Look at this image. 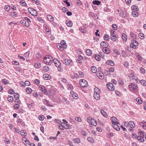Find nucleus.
I'll use <instances>...</instances> for the list:
<instances>
[{"instance_id":"nucleus-28","label":"nucleus","mask_w":146,"mask_h":146,"mask_svg":"<svg viewBox=\"0 0 146 146\" xmlns=\"http://www.w3.org/2000/svg\"><path fill=\"white\" fill-rule=\"evenodd\" d=\"M2 83L5 85H7L9 84V81L6 79H3L1 80Z\"/></svg>"},{"instance_id":"nucleus-30","label":"nucleus","mask_w":146,"mask_h":146,"mask_svg":"<svg viewBox=\"0 0 146 146\" xmlns=\"http://www.w3.org/2000/svg\"><path fill=\"white\" fill-rule=\"evenodd\" d=\"M95 59L98 61H99L101 60L100 56L98 54H96L95 55Z\"/></svg>"},{"instance_id":"nucleus-54","label":"nucleus","mask_w":146,"mask_h":146,"mask_svg":"<svg viewBox=\"0 0 146 146\" xmlns=\"http://www.w3.org/2000/svg\"><path fill=\"white\" fill-rule=\"evenodd\" d=\"M38 119L41 121H43L44 119V115H39L38 116Z\"/></svg>"},{"instance_id":"nucleus-50","label":"nucleus","mask_w":146,"mask_h":146,"mask_svg":"<svg viewBox=\"0 0 146 146\" xmlns=\"http://www.w3.org/2000/svg\"><path fill=\"white\" fill-rule=\"evenodd\" d=\"M137 139L138 141H140L141 142H143L144 141V137H137Z\"/></svg>"},{"instance_id":"nucleus-62","label":"nucleus","mask_w":146,"mask_h":146,"mask_svg":"<svg viewBox=\"0 0 146 146\" xmlns=\"http://www.w3.org/2000/svg\"><path fill=\"white\" fill-rule=\"evenodd\" d=\"M19 84H20V86L22 87H25V85H24L25 83L23 81H21L19 82Z\"/></svg>"},{"instance_id":"nucleus-21","label":"nucleus","mask_w":146,"mask_h":146,"mask_svg":"<svg viewBox=\"0 0 146 146\" xmlns=\"http://www.w3.org/2000/svg\"><path fill=\"white\" fill-rule=\"evenodd\" d=\"M43 78L46 80H49L50 76L47 74H44L43 75Z\"/></svg>"},{"instance_id":"nucleus-51","label":"nucleus","mask_w":146,"mask_h":146,"mask_svg":"<svg viewBox=\"0 0 146 146\" xmlns=\"http://www.w3.org/2000/svg\"><path fill=\"white\" fill-rule=\"evenodd\" d=\"M32 3L37 5H39L40 3L39 1L38 0H32Z\"/></svg>"},{"instance_id":"nucleus-33","label":"nucleus","mask_w":146,"mask_h":146,"mask_svg":"<svg viewBox=\"0 0 146 146\" xmlns=\"http://www.w3.org/2000/svg\"><path fill=\"white\" fill-rule=\"evenodd\" d=\"M87 55L88 56H91L92 54V51L90 49H88L86 51Z\"/></svg>"},{"instance_id":"nucleus-6","label":"nucleus","mask_w":146,"mask_h":146,"mask_svg":"<svg viewBox=\"0 0 146 146\" xmlns=\"http://www.w3.org/2000/svg\"><path fill=\"white\" fill-rule=\"evenodd\" d=\"M87 120L88 122L94 126H96L97 123L95 120L92 118L91 117H88L87 118Z\"/></svg>"},{"instance_id":"nucleus-10","label":"nucleus","mask_w":146,"mask_h":146,"mask_svg":"<svg viewBox=\"0 0 146 146\" xmlns=\"http://www.w3.org/2000/svg\"><path fill=\"white\" fill-rule=\"evenodd\" d=\"M28 10L29 12L31 15L34 16H36L37 15V12L34 9L32 8H29L28 9Z\"/></svg>"},{"instance_id":"nucleus-1","label":"nucleus","mask_w":146,"mask_h":146,"mask_svg":"<svg viewBox=\"0 0 146 146\" xmlns=\"http://www.w3.org/2000/svg\"><path fill=\"white\" fill-rule=\"evenodd\" d=\"M53 60L52 56L49 55L46 56L44 58V63L48 65L51 64L53 62Z\"/></svg>"},{"instance_id":"nucleus-7","label":"nucleus","mask_w":146,"mask_h":146,"mask_svg":"<svg viewBox=\"0 0 146 146\" xmlns=\"http://www.w3.org/2000/svg\"><path fill=\"white\" fill-rule=\"evenodd\" d=\"M128 76L130 79L135 80V82L137 83L138 82V79L137 77L133 74H129Z\"/></svg>"},{"instance_id":"nucleus-8","label":"nucleus","mask_w":146,"mask_h":146,"mask_svg":"<svg viewBox=\"0 0 146 146\" xmlns=\"http://www.w3.org/2000/svg\"><path fill=\"white\" fill-rule=\"evenodd\" d=\"M63 61L64 63L68 66H72L73 64L72 61L70 59H64Z\"/></svg>"},{"instance_id":"nucleus-12","label":"nucleus","mask_w":146,"mask_h":146,"mask_svg":"<svg viewBox=\"0 0 146 146\" xmlns=\"http://www.w3.org/2000/svg\"><path fill=\"white\" fill-rule=\"evenodd\" d=\"M53 62L55 66L57 67H60L61 66V64L60 61L58 60V59L56 58L53 60Z\"/></svg>"},{"instance_id":"nucleus-60","label":"nucleus","mask_w":146,"mask_h":146,"mask_svg":"<svg viewBox=\"0 0 146 146\" xmlns=\"http://www.w3.org/2000/svg\"><path fill=\"white\" fill-rule=\"evenodd\" d=\"M24 144L26 146H31V145L30 142L28 140L24 143Z\"/></svg>"},{"instance_id":"nucleus-61","label":"nucleus","mask_w":146,"mask_h":146,"mask_svg":"<svg viewBox=\"0 0 146 146\" xmlns=\"http://www.w3.org/2000/svg\"><path fill=\"white\" fill-rule=\"evenodd\" d=\"M112 27L114 30H115L117 29V26L116 24H113L112 25Z\"/></svg>"},{"instance_id":"nucleus-63","label":"nucleus","mask_w":146,"mask_h":146,"mask_svg":"<svg viewBox=\"0 0 146 146\" xmlns=\"http://www.w3.org/2000/svg\"><path fill=\"white\" fill-rule=\"evenodd\" d=\"M28 140L27 138L25 137H23L22 139V142L24 143L26 142Z\"/></svg>"},{"instance_id":"nucleus-52","label":"nucleus","mask_w":146,"mask_h":146,"mask_svg":"<svg viewBox=\"0 0 146 146\" xmlns=\"http://www.w3.org/2000/svg\"><path fill=\"white\" fill-rule=\"evenodd\" d=\"M140 83L141 84L144 86H146V81L143 80H141L140 81Z\"/></svg>"},{"instance_id":"nucleus-27","label":"nucleus","mask_w":146,"mask_h":146,"mask_svg":"<svg viewBox=\"0 0 146 146\" xmlns=\"http://www.w3.org/2000/svg\"><path fill=\"white\" fill-rule=\"evenodd\" d=\"M128 124L131 128H133L135 127V124L133 121H130L128 123Z\"/></svg>"},{"instance_id":"nucleus-41","label":"nucleus","mask_w":146,"mask_h":146,"mask_svg":"<svg viewBox=\"0 0 146 146\" xmlns=\"http://www.w3.org/2000/svg\"><path fill=\"white\" fill-rule=\"evenodd\" d=\"M101 3V2L98 1H94L92 2V3L94 5H100Z\"/></svg>"},{"instance_id":"nucleus-20","label":"nucleus","mask_w":146,"mask_h":146,"mask_svg":"<svg viewBox=\"0 0 146 146\" xmlns=\"http://www.w3.org/2000/svg\"><path fill=\"white\" fill-rule=\"evenodd\" d=\"M117 124H112V126L117 131H119L120 130V129L119 126Z\"/></svg>"},{"instance_id":"nucleus-26","label":"nucleus","mask_w":146,"mask_h":146,"mask_svg":"<svg viewBox=\"0 0 146 146\" xmlns=\"http://www.w3.org/2000/svg\"><path fill=\"white\" fill-rule=\"evenodd\" d=\"M101 113L105 117H107L108 116V115L107 113L104 111L103 110H101Z\"/></svg>"},{"instance_id":"nucleus-56","label":"nucleus","mask_w":146,"mask_h":146,"mask_svg":"<svg viewBox=\"0 0 146 146\" xmlns=\"http://www.w3.org/2000/svg\"><path fill=\"white\" fill-rule=\"evenodd\" d=\"M75 120L79 122H81L82 121L81 118L79 117H75Z\"/></svg>"},{"instance_id":"nucleus-4","label":"nucleus","mask_w":146,"mask_h":146,"mask_svg":"<svg viewBox=\"0 0 146 146\" xmlns=\"http://www.w3.org/2000/svg\"><path fill=\"white\" fill-rule=\"evenodd\" d=\"M59 127L60 129L64 130V129H67L69 127V125L68 123L61 122V124H59Z\"/></svg>"},{"instance_id":"nucleus-3","label":"nucleus","mask_w":146,"mask_h":146,"mask_svg":"<svg viewBox=\"0 0 146 146\" xmlns=\"http://www.w3.org/2000/svg\"><path fill=\"white\" fill-rule=\"evenodd\" d=\"M94 98L97 100H99L100 98V90L98 88H96L94 89Z\"/></svg>"},{"instance_id":"nucleus-35","label":"nucleus","mask_w":146,"mask_h":146,"mask_svg":"<svg viewBox=\"0 0 146 146\" xmlns=\"http://www.w3.org/2000/svg\"><path fill=\"white\" fill-rule=\"evenodd\" d=\"M21 136H25L27 135V133L25 130H22L21 131Z\"/></svg>"},{"instance_id":"nucleus-17","label":"nucleus","mask_w":146,"mask_h":146,"mask_svg":"<svg viewBox=\"0 0 146 146\" xmlns=\"http://www.w3.org/2000/svg\"><path fill=\"white\" fill-rule=\"evenodd\" d=\"M39 89L42 91L44 94H46L47 92V90L42 85H41L39 88Z\"/></svg>"},{"instance_id":"nucleus-9","label":"nucleus","mask_w":146,"mask_h":146,"mask_svg":"<svg viewBox=\"0 0 146 146\" xmlns=\"http://www.w3.org/2000/svg\"><path fill=\"white\" fill-rule=\"evenodd\" d=\"M138 42L135 40H131V42L130 44L131 48L134 49L136 48V46H138Z\"/></svg>"},{"instance_id":"nucleus-42","label":"nucleus","mask_w":146,"mask_h":146,"mask_svg":"<svg viewBox=\"0 0 146 146\" xmlns=\"http://www.w3.org/2000/svg\"><path fill=\"white\" fill-rule=\"evenodd\" d=\"M139 36L141 39H143L144 38V34L142 33H140L139 34Z\"/></svg>"},{"instance_id":"nucleus-45","label":"nucleus","mask_w":146,"mask_h":146,"mask_svg":"<svg viewBox=\"0 0 146 146\" xmlns=\"http://www.w3.org/2000/svg\"><path fill=\"white\" fill-rule=\"evenodd\" d=\"M11 15L14 18L17 16V13L16 12H13L11 14Z\"/></svg>"},{"instance_id":"nucleus-37","label":"nucleus","mask_w":146,"mask_h":146,"mask_svg":"<svg viewBox=\"0 0 146 146\" xmlns=\"http://www.w3.org/2000/svg\"><path fill=\"white\" fill-rule=\"evenodd\" d=\"M44 27H45L46 29V31L47 33H51V31L49 30L47 25H44Z\"/></svg>"},{"instance_id":"nucleus-58","label":"nucleus","mask_w":146,"mask_h":146,"mask_svg":"<svg viewBox=\"0 0 146 146\" xmlns=\"http://www.w3.org/2000/svg\"><path fill=\"white\" fill-rule=\"evenodd\" d=\"M5 9L7 11H9L10 10V7L8 5H6L5 7Z\"/></svg>"},{"instance_id":"nucleus-43","label":"nucleus","mask_w":146,"mask_h":146,"mask_svg":"<svg viewBox=\"0 0 146 146\" xmlns=\"http://www.w3.org/2000/svg\"><path fill=\"white\" fill-rule=\"evenodd\" d=\"M103 48V50L104 52L106 54H108L110 53V51L109 49L108 48Z\"/></svg>"},{"instance_id":"nucleus-40","label":"nucleus","mask_w":146,"mask_h":146,"mask_svg":"<svg viewBox=\"0 0 146 146\" xmlns=\"http://www.w3.org/2000/svg\"><path fill=\"white\" fill-rule=\"evenodd\" d=\"M131 9L136 11H137L138 10V7L135 5H133L131 7Z\"/></svg>"},{"instance_id":"nucleus-14","label":"nucleus","mask_w":146,"mask_h":146,"mask_svg":"<svg viewBox=\"0 0 146 146\" xmlns=\"http://www.w3.org/2000/svg\"><path fill=\"white\" fill-rule=\"evenodd\" d=\"M111 120L112 124H119V123L117 121V119L115 117H113L111 118Z\"/></svg>"},{"instance_id":"nucleus-57","label":"nucleus","mask_w":146,"mask_h":146,"mask_svg":"<svg viewBox=\"0 0 146 146\" xmlns=\"http://www.w3.org/2000/svg\"><path fill=\"white\" fill-rule=\"evenodd\" d=\"M14 96L16 100H18L19 97V95L18 94L15 93L14 95Z\"/></svg>"},{"instance_id":"nucleus-55","label":"nucleus","mask_w":146,"mask_h":146,"mask_svg":"<svg viewBox=\"0 0 146 146\" xmlns=\"http://www.w3.org/2000/svg\"><path fill=\"white\" fill-rule=\"evenodd\" d=\"M12 63L13 65H18L19 64V62L16 60H13Z\"/></svg>"},{"instance_id":"nucleus-59","label":"nucleus","mask_w":146,"mask_h":146,"mask_svg":"<svg viewBox=\"0 0 146 146\" xmlns=\"http://www.w3.org/2000/svg\"><path fill=\"white\" fill-rule=\"evenodd\" d=\"M113 52L116 55H119V50L116 49H114Z\"/></svg>"},{"instance_id":"nucleus-29","label":"nucleus","mask_w":146,"mask_h":146,"mask_svg":"<svg viewBox=\"0 0 146 146\" xmlns=\"http://www.w3.org/2000/svg\"><path fill=\"white\" fill-rule=\"evenodd\" d=\"M130 36L133 39H135L136 38V35L133 32H131L130 33Z\"/></svg>"},{"instance_id":"nucleus-34","label":"nucleus","mask_w":146,"mask_h":146,"mask_svg":"<svg viewBox=\"0 0 146 146\" xmlns=\"http://www.w3.org/2000/svg\"><path fill=\"white\" fill-rule=\"evenodd\" d=\"M132 14L134 17H137L139 15L138 13L136 11H133L132 12Z\"/></svg>"},{"instance_id":"nucleus-23","label":"nucleus","mask_w":146,"mask_h":146,"mask_svg":"<svg viewBox=\"0 0 146 146\" xmlns=\"http://www.w3.org/2000/svg\"><path fill=\"white\" fill-rule=\"evenodd\" d=\"M66 23L67 25L70 27H72L73 25L72 22L69 21H66Z\"/></svg>"},{"instance_id":"nucleus-2","label":"nucleus","mask_w":146,"mask_h":146,"mask_svg":"<svg viewBox=\"0 0 146 146\" xmlns=\"http://www.w3.org/2000/svg\"><path fill=\"white\" fill-rule=\"evenodd\" d=\"M57 48L62 51L64 50V49L66 48L67 47L66 44L64 40L61 41L60 43L57 44Z\"/></svg>"},{"instance_id":"nucleus-19","label":"nucleus","mask_w":146,"mask_h":146,"mask_svg":"<svg viewBox=\"0 0 146 146\" xmlns=\"http://www.w3.org/2000/svg\"><path fill=\"white\" fill-rule=\"evenodd\" d=\"M122 37L123 41L125 42L127 40V35L125 33H123L122 35Z\"/></svg>"},{"instance_id":"nucleus-22","label":"nucleus","mask_w":146,"mask_h":146,"mask_svg":"<svg viewBox=\"0 0 146 146\" xmlns=\"http://www.w3.org/2000/svg\"><path fill=\"white\" fill-rule=\"evenodd\" d=\"M145 134V132L142 131H140L138 132V137H144Z\"/></svg>"},{"instance_id":"nucleus-5","label":"nucleus","mask_w":146,"mask_h":146,"mask_svg":"<svg viewBox=\"0 0 146 146\" xmlns=\"http://www.w3.org/2000/svg\"><path fill=\"white\" fill-rule=\"evenodd\" d=\"M130 89L132 91H135L137 90L138 87L137 85L135 83H132L129 86Z\"/></svg>"},{"instance_id":"nucleus-64","label":"nucleus","mask_w":146,"mask_h":146,"mask_svg":"<svg viewBox=\"0 0 146 146\" xmlns=\"http://www.w3.org/2000/svg\"><path fill=\"white\" fill-rule=\"evenodd\" d=\"M67 88L68 89L71 90L73 89V87L72 85L70 84H68V85Z\"/></svg>"},{"instance_id":"nucleus-49","label":"nucleus","mask_w":146,"mask_h":146,"mask_svg":"<svg viewBox=\"0 0 146 146\" xmlns=\"http://www.w3.org/2000/svg\"><path fill=\"white\" fill-rule=\"evenodd\" d=\"M88 141L91 142L92 143H93L94 142V141L93 139L91 137H88L87 139Z\"/></svg>"},{"instance_id":"nucleus-13","label":"nucleus","mask_w":146,"mask_h":146,"mask_svg":"<svg viewBox=\"0 0 146 146\" xmlns=\"http://www.w3.org/2000/svg\"><path fill=\"white\" fill-rule=\"evenodd\" d=\"M106 85L108 88L110 90L113 91L114 90V86L111 83H108Z\"/></svg>"},{"instance_id":"nucleus-46","label":"nucleus","mask_w":146,"mask_h":146,"mask_svg":"<svg viewBox=\"0 0 146 146\" xmlns=\"http://www.w3.org/2000/svg\"><path fill=\"white\" fill-rule=\"evenodd\" d=\"M20 3H21V5L23 6L26 7L27 6V4L23 0H21L20 1Z\"/></svg>"},{"instance_id":"nucleus-31","label":"nucleus","mask_w":146,"mask_h":146,"mask_svg":"<svg viewBox=\"0 0 146 146\" xmlns=\"http://www.w3.org/2000/svg\"><path fill=\"white\" fill-rule=\"evenodd\" d=\"M91 69L92 72L94 73H96L97 72V68L94 66H92Z\"/></svg>"},{"instance_id":"nucleus-39","label":"nucleus","mask_w":146,"mask_h":146,"mask_svg":"<svg viewBox=\"0 0 146 146\" xmlns=\"http://www.w3.org/2000/svg\"><path fill=\"white\" fill-rule=\"evenodd\" d=\"M32 90L30 88H27L26 90V92L28 94H30L32 92Z\"/></svg>"},{"instance_id":"nucleus-16","label":"nucleus","mask_w":146,"mask_h":146,"mask_svg":"<svg viewBox=\"0 0 146 146\" xmlns=\"http://www.w3.org/2000/svg\"><path fill=\"white\" fill-rule=\"evenodd\" d=\"M55 93L54 91L53 90H49L47 92H46V94L49 96H52Z\"/></svg>"},{"instance_id":"nucleus-24","label":"nucleus","mask_w":146,"mask_h":146,"mask_svg":"<svg viewBox=\"0 0 146 146\" xmlns=\"http://www.w3.org/2000/svg\"><path fill=\"white\" fill-rule=\"evenodd\" d=\"M47 19L50 21H52L54 20V17L50 15H48L47 16Z\"/></svg>"},{"instance_id":"nucleus-47","label":"nucleus","mask_w":146,"mask_h":146,"mask_svg":"<svg viewBox=\"0 0 146 146\" xmlns=\"http://www.w3.org/2000/svg\"><path fill=\"white\" fill-rule=\"evenodd\" d=\"M79 30L82 33H85L86 32V29L83 28L82 27H80Z\"/></svg>"},{"instance_id":"nucleus-11","label":"nucleus","mask_w":146,"mask_h":146,"mask_svg":"<svg viewBox=\"0 0 146 146\" xmlns=\"http://www.w3.org/2000/svg\"><path fill=\"white\" fill-rule=\"evenodd\" d=\"M80 85L82 87H86L88 85V82L84 79L81 80L79 82Z\"/></svg>"},{"instance_id":"nucleus-48","label":"nucleus","mask_w":146,"mask_h":146,"mask_svg":"<svg viewBox=\"0 0 146 146\" xmlns=\"http://www.w3.org/2000/svg\"><path fill=\"white\" fill-rule=\"evenodd\" d=\"M7 98L8 101L9 102H12L13 101V98L11 96H9Z\"/></svg>"},{"instance_id":"nucleus-44","label":"nucleus","mask_w":146,"mask_h":146,"mask_svg":"<svg viewBox=\"0 0 146 146\" xmlns=\"http://www.w3.org/2000/svg\"><path fill=\"white\" fill-rule=\"evenodd\" d=\"M136 100L139 104H141L143 103V101L139 98H137L136 99Z\"/></svg>"},{"instance_id":"nucleus-53","label":"nucleus","mask_w":146,"mask_h":146,"mask_svg":"<svg viewBox=\"0 0 146 146\" xmlns=\"http://www.w3.org/2000/svg\"><path fill=\"white\" fill-rule=\"evenodd\" d=\"M104 39L105 40H108L110 39V37L107 35H105L104 36Z\"/></svg>"},{"instance_id":"nucleus-18","label":"nucleus","mask_w":146,"mask_h":146,"mask_svg":"<svg viewBox=\"0 0 146 146\" xmlns=\"http://www.w3.org/2000/svg\"><path fill=\"white\" fill-rule=\"evenodd\" d=\"M101 46L104 48H107L108 46V44L106 42H102L101 43Z\"/></svg>"},{"instance_id":"nucleus-38","label":"nucleus","mask_w":146,"mask_h":146,"mask_svg":"<svg viewBox=\"0 0 146 146\" xmlns=\"http://www.w3.org/2000/svg\"><path fill=\"white\" fill-rule=\"evenodd\" d=\"M140 125L144 129H146V124L144 123L143 122H140L139 123Z\"/></svg>"},{"instance_id":"nucleus-15","label":"nucleus","mask_w":146,"mask_h":146,"mask_svg":"<svg viewBox=\"0 0 146 146\" xmlns=\"http://www.w3.org/2000/svg\"><path fill=\"white\" fill-rule=\"evenodd\" d=\"M97 75L100 79H103L104 77V74L101 71H99L97 72Z\"/></svg>"},{"instance_id":"nucleus-36","label":"nucleus","mask_w":146,"mask_h":146,"mask_svg":"<svg viewBox=\"0 0 146 146\" xmlns=\"http://www.w3.org/2000/svg\"><path fill=\"white\" fill-rule=\"evenodd\" d=\"M111 39L113 41H115L117 39V36L115 35H113L110 36Z\"/></svg>"},{"instance_id":"nucleus-25","label":"nucleus","mask_w":146,"mask_h":146,"mask_svg":"<svg viewBox=\"0 0 146 146\" xmlns=\"http://www.w3.org/2000/svg\"><path fill=\"white\" fill-rule=\"evenodd\" d=\"M106 62L107 64L111 66H114L115 64L114 62L112 60H108Z\"/></svg>"},{"instance_id":"nucleus-32","label":"nucleus","mask_w":146,"mask_h":146,"mask_svg":"<svg viewBox=\"0 0 146 146\" xmlns=\"http://www.w3.org/2000/svg\"><path fill=\"white\" fill-rule=\"evenodd\" d=\"M49 69L48 66H44L43 68V70L45 72H46L49 70Z\"/></svg>"}]
</instances>
